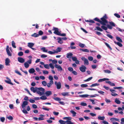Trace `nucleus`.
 Instances as JSON below:
<instances>
[{"label":"nucleus","mask_w":124,"mask_h":124,"mask_svg":"<svg viewBox=\"0 0 124 124\" xmlns=\"http://www.w3.org/2000/svg\"><path fill=\"white\" fill-rule=\"evenodd\" d=\"M45 89L42 87L38 88L37 93L40 96L45 94Z\"/></svg>","instance_id":"obj_1"},{"label":"nucleus","mask_w":124,"mask_h":124,"mask_svg":"<svg viewBox=\"0 0 124 124\" xmlns=\"http://www.w3.org/2000/svg\"><path fill=\"white\" fill-rule=\"evenodd\" d=\"M31 63V60H29L24 63V66L26 68H28L29 66V64Z\"/></svg>","instance_id":"obj_2"},{"label":"nucleus","mask_w":124,"mask_h":124,"mask_svg":"<svg viewBox=\"0 0 124 124\" xmlns=\"http://www.w3.org/2000/svg\"><path fill=\"white\" fill-rule=\"evenodd\" d=\"M54 84L58 89H60L61 87V84L60 82L55 81L54 82Z\"/></svg>","instance_id":"obj_3"},{"label":"nucleus","mask_w":124,"mask_h":124,"mask_svg":"<svg viewBox=\"0 0 124 124\" xmlns=\"http://www.w3.org/2000/svg\"><path fill=\"white\" fill-rule=\"evenodd\" d=\"M106 16L105 15L103 17L101 18V20H102L104 23V24L103 25H106V23H108V22L106 19Z\"/></svg>","instance_id":"obj_4"},{"label":"nucleus","mask_w":124,"mask_h":124,"mask_svg":"<svg viewBox=\"0 0 124 124\" xmlns=\"http://www.w3.org/2000/svg\"><path fill=\"white\" fill-rule=\"evenodd\" d=\"M79 69L81 71L84 72L85 71L86 67L84 65H82L79 68Z\"/></svg>","instance_id":"obj_5"},{"label":"nucleus","mask_w":124,"mask_h":124,"mask_svg":"<svg viewBox=\"0 0 124 124\" xmlns=\"http://www.w3.org/2000/svg\"><path fill=\"white\" fill-rule=\"evenodd\" d=\"M53 30L54 31V34L59 35L60 32L59 31L58 28H56L54 27Z\"/></svg>","instance_id":"obj_6"},{"label":"nucleus","mask_w":124,"mask_h":124,"mask_svg":"<svg viewBox=\"0 0 124 124\" xmlns=\"http://www.w3.org/2000/svg\"><path fill=\"white\" fill-rule=\"evenodd\" d=\"M81 59L82 60L84 61L85 65H88L89 64L88 61L87 59L84 57H82Z\"/></svg>","instance_id":"obj_7"},{"label":"nucleus","mask_w":124,"mask_h":124,"mask_svg":"<svg viewBox=\"0 0 124 124\" xmlns=\"http://www.w3.org/2000/svg\"><path fill=\"white\" fill-rule=\"evenodd\" d=\"M72 59L73 61H75V63L77 64H79V61L77 60V58L76 57H72Z\"/></svg>","instance_id":"obj_8"},{"label":"nucleus","mask_w":124,"mask_h":124,"mask_svg":"<svg viewBox=\"0 0 124 124\" xmlns=\"http://www.w3.org/2000/svg\"><path fill=\"white\" fill-rule=\"evenodd\" d=\"M10 60L8 58H6L5 60V64L6 66H9L10 63Z\"/></svg>","instance_id":"obj_9"},{"label":"nucleus","mask_w":124,"mask_h":124,"mask_svg":"<svg viewBox=\"0 0 124 124\" xmlns=\"http://www.w3.org/2000/svg\"><path fill=\"white\" fill-rule=\"evenodd\" d=\"M28 104V102L27 101H24L22 105V108L23 109H25V106Z\"/></svg>","instance_id":"obj_10"},{"label":"nucleus","mask_w":124,"mask_h":124,"mask_svg":"<svg viewBox=\"0 0 124 124\" xmlns=\"http://www.w3.org/2000/svg\"><path fill=\"white\" fill-rule=\"evenodd\" d=\"M18 61L22 63L25 62V60L22 58L18 57Z\"/></svg>","instance_id":"obj_11"},{"label":"nucleus","mask_w":124,"mask_h":124,"mask_svg":"<svg viewBox=\"0 0 124 124\" xmlns=\"http://www.w3.org/2000/svg\"><path fill=\"white\" fill-rule=\"evenodd\" d=\"M55 67L58 69V70L59 71H61L62 70V69L61 66L58 64H55Z\"/></svg>","instance_id":"obj_12"},{"label":"nucleus","mask_w":124,"mask_h":124,"mask_svg":"<svg viewBox=\"0 0 124 124\" xmlns=\"http://www.w3.org/2000/svg\"><path fill=\"white\" fill-rule=\"evenodd\" d=\"M38 88L37 87L34 88L33 87H31L30 88V89L31 91L33 92L34 93H35L36 92L37 93V88Z\"/></svg>","instance_id":"obj_13"},{"label":"nucleus","mask_w":124,"mask_h":124,"mask_svg":"<svg viewBox=\"0 0 124 124\" xmlns=\"http://www.w3.org/2000/svg\"><path fill=\"white\" fill-rule=\"evenodd\" d=\"M52 92L50 91H47L45 92V94H46V96H48L52 94Z\"/></svg>","instance_id":"obj_14"},{"label":"nucleus","mask_w":124,"mask_h":124,"mask_svg":"<svg viewBox=\"0 0 124 124\" xmlns=\"http://www.w3.org/2000/svg\"><path fill=\"white\" fill-rule=\"evenodd\" d=\"M54 83L53 81L50 80L49 83H48L47 84V87L48 88L50 87Z\"/></svg>","instance_id":"obj_15"},{"label":"nucleus","mask_w":124,"mask_h":124,"mask_svg":"<svg viewBox=\"0 0 124 124\" xmlns=\"http://www.w3.org/2000/svg\"><path fill=\"white\" fill-rule=\"evenodd\" d=\"M73 54L71 53H69L67 54V57L68 58H72Z\"/></svg>","instance_id":"obj_16"},{"label":"nucleus","mask_w":124,"mask_h":124,"mask_svg":"<svg viewBox=\"0 0 124 124\" xmlns=\"http://www.w3.org/2000/svg\"><path fill=\"white\" fill-rule=\"evenodd\" d=\"M34 45V44L33 43H28L27 44V46L31 48L33 47Z\"/></svg>","instance_id":"obj_17"},{"label":"nucleus","mask_w":124,"mask_h":124,"mask_svg":"<svg viewBox=\"0 0 124 124\" xmlns=\"http://www.w3.org/2000/svg\"><path fill=\"white\" fill-rule=\"evenodd\" d=\"M94 20L95 21H97L99 22L102 25H103V24H104V23L102 21V20H101L98 18H95L94 19Z\"/></svg>","instance_id":"obj_18"},{"label":"nucleus","mask_w":124,"mask_h":124,"mask_svg":"<svg viewBox=\"0 0 124 124\" xmlns=\"http://www.w3.org/2000/svg\"><path fill=\"white\" fill-rule=\"evenodd\" d=\"M62 49L60 47H58L56 50H54L55 53H57L60 52L61 51Z\"/></svg>","instance_id":"obj_19"},{"label":"nucleus","mask_w":124,"mask_h":124,"mask_svg":"<svg viewBox=\"0 0 124 124\" xmlns=\"http://www.w3.org/2000/svg\"><path fill=\"white\" fill-rule=\"evenodd\" d=\"M57 40H58V42L59 43L61 44L63 43L62 39L60 37H58L57 39Z\"/></svg>","instance_id":"obj_20"},{"label":"nucleus","mask_w":124,"mask_h":124,"mask_svg":"<svg viewBox=\"0 0 124 124\" xmlns=\"http://www.w3.org/2000/svg\"><path fill=\"white\" fill-rule=\"evenodd\" d=\"M30 74H33L35 71V70L34 68H31L29 69L28 70Z\"/></svg>","instance_id":"obj_21"},{"label":"nucleus","mask_w":124,"mask_h":124,"mask_svg":"<svg viewBox=\"0 0 124 124\" xmlns=\"http://www.w3.org/2000/svg\"><path fill=\"white\" fill-rule=\"evenodd\" d=\"M109 79L108 78H103L100 79L98 80L99 82H101L106 80H108Z\"/></svg>","instance_id":"obj_22"},{"label":"nucleus","mask_w":124,"mask_h":124,"mask_svg":"<svg viewBox=\"0 0 124 124\" xmlns=\"http://www.w3.org/2000/svg\"><path fill=\"white\" fill-rule=\"evenodd\" d=\"M105 82L106 83L109 84L110 85L112 86H115V85L114 83L111 82L110 81H106Z\"/></svg>","instance_id":"obj_23"},{"label":"nucleus","mask_w":124,"mask_h":124,"mask_svg":"<svg viewBox=\"0 0 124 124\" xmlns=\"http://www.w3.org/2000/svg\"><path fill=\"white\" fill-rule=\"evenodd\" d=\"M119 98H116L115 99V101L117 104H119L121 103V101L119 100Z\"/></svg>","instance_id":"obj_24"},{"label":"nucleus","mask_w":124,"mask_h":124,"mask_svg":"<svg viewBox=\"0 0 124 124\" xmlns=\"http://www.w3.org/2000/svg\"><path fill=\"white\" fill-rule=\"evenodd\" d=\"M40 98L42 100H45L47 99V98L46 96L43 95L41 96Z\"/></svg>","instance_id":"obj_25"},{"label":"nucleus","mask_w":124,"mask_h":124,"mask_svg":"<svg viewBox=\"0 0 124 124\" xmlns=\"http://www.w3.org/2000/svg\"><path fill=\"white\" fill-rule=\"evenodd\" d=\"M62 95L63 96H69V93L68 92H63L61 93Z\"/></svg>","instance_id":"obj_26"},{"label":"nucleus","mask_w":124,"mask_h":124,"mask_svg":"<svg viewBox=\"0 0 124 124\" xmlns=\"http://www.w3.org/2000/svg\"><path fill=\"white\" fill-rule=\"evenodd\" d=\"M89 96V95L87 94L80 95L79 96L81 98L87 97Z\"/></svg>","instance_id":"obj_27"},{"label":"nucleus","mask_w":124,"mask_h":124,"mask_svg":"<svg viewBox=\"0 0 124 124\" xmlns=\"http://www.w3.org/2000/svg\"><path fill=\"white\" fill-rule=\"evenodd\" d=\"M94 30H98L101 31H103V30L100 27L97 26L96 27Z\"/></svg>","instance_id":"obj_28"},{"label":"nucleus","mask_w":124,"mask_h":124,"mask_svg":"<svg viewBox=\"0 0 124 124\" xmlns=\"http://www.w3.org/2000/svg\"><path fill=\"white\" fill-rule=\"evenodd\" d=\"M114 42L117 45L119 46L120 47H122V46L123 45L121 43L118 42H117L115 41H114Z\"/></svg>","instance_id":"obj_29"},{"label":"nucleus","mask_w":124,"mask_h":124,"mask_svg":"<svg viewBox=\"0 0 124 124\" xmlns=\"http://www.w3.org/2000/svg\"><path fill=\"white\" fill-rule=\"evenodd\" d=\"M70 112L72 114V116H76V113L74 111L71 110Z\"/></svg>","instance_id":"obj_30"},{"label":"nucleus","mask_w":124,"mask_h":124,"mask_svg":"<svg viewBox=\"0 0 124 124\" xmlns=\"http://www.w3.org/2000/svg\"><path fill=\"white\" fill-rule=\"evenodd\" d=\"M31 36L35 37H37L39 36V35L36 33H34L33 34L31 35Z\"/></svg>","instance_id":"obj_31"},{"label":"nucleus","mask_w":124,"mask_h":124,"mask_svg":"<svg viewBox=\"0 0 124 124\" xmlns=\"http://www.w3.org/2000/svg\"><path fill=\"white\" fill-rule=\"evenodd\" d=\"M116 39L119 42H122V40L120 37H116Z\"/></svg>","instance_id":"obj_32"},{"label":"nucleus","mask_w":124,"mask_h":124,"mask_svg":"<svg viewBox=\"0 0 124 124\" xmlns=\"http://www.w3.org/2000/svg\"><path fill=\"white\" fill-rule=\"evenodd\" d=\"M7 78L8 79V80H6L5 81V82L8 84L13 85L12 83L11 82V80L8 78Z\"/></svg>","instance_id":"obj_33"},{"label":"nucleus","mask_w":124,"mask_h":124,"mask_svg":"<svg viewBox=\"0 0 124 124\" xmlns=\"http://www.w3.org/2000/svg\"><path fill=\"white\" fill-rule=\"evenodd\" d=\"M100 84L97 83H95L92 85L90 86V87H94L96 86H98Z\"/></svg>","instance_id":"obj_34"},{"label":"nucleus","mask_w":124,"mask_h":124,"mask_svg":"<svg viewBox=\"0 0 124 124\" xmlns=\"http://www.w3.org/2000/svg\"><path fill=\"white\" fill-rule=\"evenodd\" d=\"M59 122L61 124H65L66 122L65 121H63L62 120H60L59 121Z\"/></svg>","instance_id":"obj_35"},{"label":"nucleus","mask_w":124,"mask_h":124,"mask_svg":"<svg viewBox=\"0 0 124 124\" xmlns=\"http://www.w3.org/2000/svg\"><path fill=\"white\" fill-rule=\"evenodd\" d=\"M98 118L99 120H103L105 118V117L104 116H99L98 117Z\"/></svg>","instance_id":"obj_36"},{"label":"nucleus","mask_w":124,"mask_h":124,"mask_svg":"<svg viewBox=\"0 0 124 124\" xmlns=\"http://www.w3.org/2000/svg\"><path fill=\"white\" fill-rule=\"evenodd\" d=\"M66 123V124H73V123L70 120H67L65 121Z\"/></svg>","instance_id":"obj_37"},{"label":"nucleus","mask_w":124,"mask_h":124,"mask_svg":"<svg viewBox=\"0 0 124 124\" xmlns=\"http://www.w3.org/2000/svg\"><path fill=\"white\" fill-rule=\"evenodd\" d=\"M105 25H103L102 26H101V28L105 30H107L108 28L107 27L105 26Z\"/></svg>","instance_id":"obj_38"},{"label":"nucleus","mask_w":124,"mask_h":124,"mask_svg":"<svg viewBox=\"0 0 124 124\" xmlns=\"http://www.w3.org/2000/svg\"><path fill=\"white\" fill-rule=\"evenodd\" d=\"M41 49L43 51L45 52H47V50L46 49V48L45 47H43L42 48H41Z\"/></svg>","instance_id":"obj_39"},{"label":"nucleus","mask_w":124,"mask_h":124,"mask_svg":"<svg viewBox=\"0 0 124 124\" xmlns=\"http://www.w3.org/2000/svg\"><path fill=\"white\" fill-rule=\"evenodd\" d=\"M12 45L13 47L15 48H16V46H15V44L14 41H13L12 42Z\"/></svg>","instance_id":"obj_40"},{"label":"nucleus","mask_w":124,"mask_h":124,"mask_svg":"<svg viewBox=\"0 0 124 124\" xmlns=\"http://www.w3.org/2000/svg\"><path fill=\"white\" fill-rule=\"evenodd\" d=\"M63 119L65 120H70L71 119V117H65L63 118Z\"/></svg>","instance_id":"obj_41"},{"label":"nucleus","mask_w":124,"mask_h":124,"mask_svg":"<svg viewBox=\"0 0 124 124\" xmlns=\"http://www.w3.org/2000/svg\"><path fill=\"white\" fill-rule=\"evenodd\" d=\"M80 50H81L82 51H83L84 52H89V50L87 49H80Z\"/></svg>","instance_id":"obj_42"},{"label":"nucleus","mask_w":124,"mask_h":124,"mask_svg":"<svg viewBox=\"0 0 124 124\" xmlns=\"http://www.w3.org/2000/svg\"><path fill=\"white\" fill-rule=\"evenodd\" d=\"M47 53H48L50 54H54L55 53L54 50H53V51H48L47 52Z\"/></svg>","instance_id":"obj_43"},{"label":"nucleus","mask_w":124,"mask_h":124,"mask_svg":"<svg viewBox=\"0 0 124 124\" xmlns=\"http://www.w3.org/2000/svg\"><path fill=\"white\" fill-rule=\"evenodd\" d=\"M80 86L82 87H87L88 85L86 84H82Z\"/></svg>","instance_id":"obj_44"},{"label":"nucleus","mask_w":124,"mask_h":124,"mask_svg":"<svg viewBox=\"0 0 124 124\" xmlns=\"http://www.w3.org/2000/svg\"><path fill=\"white\" fill-rule=\"evenodd\" d=\"M54 100L57 101H60L61 100V99L60 98L57 97L54 98Z\"/></svg>","instance_id":"obj_45"},{"label":"nucleus","mask_w":124,"mask_h":124,"mask_svg":"<svg viewBox=\"0 0 124 124\" xmlns=\"http://www.w3.org/2000/svg\"><path fill=\"white\" fill-rule=\"evenodd\" d=\"M92 78H93L92 77H90L88 78L87 79L84 80V81L85 82H87V81H89L91 80L92 79Z\"/></svg>","instance_id":"obj_46"},{"label":"nucleus","mask_w":124,"mask_h":124,"mask_svg":"<svg viewBox=\"0 0 124 124\" xmlns=\"http://www.w3.org/2000/svg\"><path fill=\"white\" fill-rule=\"evenodd\" d=\"M85 21L87 22H89L92 23H94V22L93 20H85Z\"/></svg>","instance_id":"obj_47"},{"label":"nucleus","mask_w":124,"mask_h":124,"mask_svg":"<svg viewBox=\"0 0 124 124\" xmlns=\"http://www.w3.org/2000/svg\"><path fill=\"white\" fill-rule=\"evenodd\" d=\"M44 66L45 68L46 69H49V65L47 64H46L44 65Z\"/></svg>","instance_id":"obj_48"},{"label":"nucleus","mask_w":124,"mask_h":124,"mask_svg":"<svg viewBox=\"0 0 124 124\" xmlns=\"http://www.w3.org/2000/svg\"><path fill=\"white\" fill-rule=\"evenodd\" d=\"M42 84L44 86H46L47 84L46 82L45 81H42Z\"/></svg>","instance_id":"obj_49"},{"label":"nucleus","mask_w":124,"mask_h":124,"mask_svg":"<svg viewBox=\"0 0 124 124\" xmlns=\"http://www.w3.org/2000/svg\"><path fill=\"white\" fill-rule=\"evenodd\" d=\"M79 46L80 47L83 48L84 47L85 45L84 44L80 43L79 44Z\"/></svg>","instance_id":"obj_50"},{"label":"nucleus","mask_w":124,"mask_h":124,"mask_svg":"<svg viewBox=\"0 0 124 124\" xmlns=\"http://www.w3.org/2000/svg\"><path fill=\"white\" fill-rule=\"evenodd\" d=\"M109 24L112 26H115V23L113 22H109Z\"/></svg>","instance_id":"obj_51"},{"label":"nucleus","mask_w":124,"mask_h":124,"mask_svg":"<svg viewBox=\"0 0 124 124\" xmlns=\"http://www.w3.org/2000/svg\"><path fill=\"white\" fill-rule=\"evenodd\" d=\"M49 66L52 69H54V66L52 63H50L49 64Z\"/></svg>","instance_id":"obj_52"},{"label":"nucleus","mask_w":124,"mask_h":124,"mask_svg":"<svg viewBox=\"0 0 124 124\" xmlns=\"http://www.w3.org/2000/svg\"><path fill=\"white\" fill-rule=\"evenodd\" d=\"M121 124H124V118H122L121 119Z\"/></svg>","instance_id":"obj_53"},{"label":"nucleus","mask_w":124,"mask_h":124,"mask_svg":"<svg viewBox=\"0 0 124 124\" xmlns=\"http://www.w3.org/2000/svg\"><path fill=\"white\" fill-rule=\"evenodd\" d=\"M0 120L1 122H3L5 121V118L4 117H1L0 118Z\"/></svg>","instance_id":"obj_54"},{"label":"nucleus","mask_w":124,"mask_h":124,"mask_svg":"<svg viewBox=\"0 0 124 124\" xmlns=\"http://www.w3.org/2000/svg\"><path fill=\"white\" fill-rule=\"evenodd\" d=\"M105 101L107 103H110L111 102V101L109 99H108L106 98L105 99Z\"/></svg>","instance_id":"obj_55"},{"label":"nucleus","mask_w":124,"mask_h":124,"mask_svg":"<svg viewBox=\"0 0 124 124\" xmlns=\"http://www.w3.org/2000/svg\"><path fill=\"white\" fill-rule=\"evenodd\" d=\"M81 105L83 106H86L87 105V104L83 102H82L80 103Z\"/></svg>","instance_id":"obj_56"},{"label":"nucleus","mask_w":124,"mask_h":124,"mask_svg":"<svg viewBox=\"0 0 124 124\" xmlns=\"http://www.w3.org/2000/svg\"><path fill=\"white\" fill-rule=\"evenodd\" d=\"M111 95L113 96H116L118 95V94L114 92L113 93L112 92V93H111Z\"/></svg>","instance_id":"obj_57"},{"label":"nucleus","mask_w":124,"mask_h":124,"mask_svg":"<svg viewBox=\"0 0 124 124\" xmlns=\"http://www.w3.org/2000/svg\"><path fill=\"white\" fill-rule=\"evenodd\" d=\"M23 55V53L22 52H20L18 53V55L19 56H22Z\"/></svg>","instance_id":"obj_58"},{"label":"nucleus","mask_w":124,"mask_h":124,"mask_svg":"<svg viewBox=\"0 0 124 124\" xmlns=\"http://www.w3.org/2000/svg\"><path fill=\"white\" fill-rule=\"evenodd\" d=\"M68 70L70 72H72L73 70V68H72L71 67L68 68Z\"/></svg>","instance_id":"obj_59"},{"label":"nucleus","mask_w":124,"mask_h":124,"mask_svg":"<svg viewBox=\"0 0 124 124\" xmlns=\"http://www.w3.org/2000/svg\"><path fill=\"white\" fill-rule=\"evenodd\" d=\"M9 107L11 109H13L14 108V105L13 104H10Z\"/></svg>","instance_id":"obj_60"},{"label":"nucleus","mask_w":124,"mask_h":124,"mask_svg":"<svg viewBox=\"0 0 124 124\" xmlns=\"http://www.w3.org/2000/svg\"><path fill=\"white\" fill-rule=\"evenodd\" d=\"M104 71L105 72L108 73H111V71L108 70H104Z\"/></svg>","instance_id":"obj_61"},{"label":"nucleus","mask_w":124,"mask_h":124,"mask_svg":"<svg viewBox=\"0 0 124 124\" xmlns=\"http://www.w3.org/2000/svg\"><path fill=\"white\" fill-rule=\"evenodd\" d=\"M88 59L90 61H92L93 60V58L92 56H89L88 57Z\"/></svg>","instance_id":"obj_62"},{"label":"nucleus","mask_w":124,"mask_h":124,"mask_svg":"<svg viewBox=\"0 0 124 124\" xmlns=\"http://www.w3.org/2000/svg\"><path fill=\"white\" fill-rule=\"evenodd\" d=\"M47 38V37L46 36H44L42 37L41 39L42 40H44L46 39Z\"/></svg>","instance_id":"obj_63"},{"label":"nucleus","mask_w":124,"mask_h":124,"mask_svg":"<svg viewBox=\"0 0 124 124\" xmlns=\"http://www.w3.org/2000/svg\"><path fill=\"white\" fill-rule=\"evenodd\" d=\"M7 118L8 119L10 120H12L13 119V118L11 116H8Z\"/></svg>","instance_id":"obj_64"}]
</instances>
